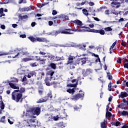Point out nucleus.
Returning <instances> with one entry per match:
<instances>
[{
  "instance_id": "14",
  "label": "nucleus",
  "mask_w": 128,
  "mask_h": 128,
  "mask_svg": "<svg viewBox=\"0 0 128 128\" xmlns=\"http://www.w3.org/2000/svg\"><path fill=\"white\" fill-rule=\"evenodd\" d=\"M50 56H53L52 58H51V60H56V62H58V60H64V56H62V58L59 57V56H54L50 55Z\"/></svg>"
},
{
  "instance_id": "17",
  "label": "nucleus",
  "mask_w": 128,
  "mask_h": 128,
  "mask_svg": "<svg viewBox=\"0 0 128 128\" xmlns=\"http://www.w3.org/2000/svg\"><path fill=\"white\" fill-rule=\"evenodd\" d=\"M36 42H48V40L46 38H36Z\"/></svg>"
},
{
  "instance_id": "36",
  "label": "nucleus",
  "mask_w": 128,
  "mask_h": 128,
  "mask_svg": "<svg viewBox=\"0 0 128 128\" xmlns=\"http://www.w3.org/2000/svg\"><path fill=\"white\" fill-rule=\"evenodd\" d=\"M66 92H69V94H74L76 91L74 90V88H73L72 89H68Z\"/></svg>"
},
{
  "instance_id": "24",
  "label": "nucleus",
  "mask_w": 128,
  "mask_h": 128,
  "mask_svg": "<svg viewBox=\"0 0 128 128\" xmlns=\"http://www.w3.org/2000/svg\"><path fill=\"white\" fill-rule=\"evenodd\" d=\"M52 98V92H50L47 94V96H45L44 97V98L46 99V100H48V98Z\"/></svg>"
},
{
  "instance_id": "49",
  "label": "nucleus",
  "mask_w": 128,
  "mask_h": 128,
  "mask_svg": "<svg viewBox=\"0 0 128 128\" xmlns=\"http://www.w3.org/2000/svg\"><path fill=\"white\" fill-rule=\"evenodd\" d=\"M18 82V78H12V82Z\"/></svg>"
},
{
  "instance_id": "26",
  "label": "nucleus",
  "mask_w": 128,
  "mask_h": 128,
  "mask_svg": "<svg viewBox=\"0 0 128 128\" xmlns=\"http://www.w3.org/2000/svg\"><path fill=\"white\" fill-rule=\"evenodd\" d=\"M6 14L4 13V8H0V18H2V16H5Z\"/></svg>"
},
{
  "instance_id": "9",
  "label": "nucleus",
  "mask_w": 128,
  "mask_h": 128,
  "mask_svg": "<svg viewBox=\"0 0 128 128\" xmlns=\"http://www.w3.org/2000/svg\"><path fill=\"white\" fill-rule=\"evenodd\" d=\"M71 22H74V24H76L78 25L79 26H80L82 28H90L86 27V26H83L82 22L78 20H71Z\"/></svg>"
},
{
  "instance_id": "10",
  "label": "nucleus",
  "mask_w": 128,
  "mask_h": 128,
  "mask_svg": "<svg viewBox=\"0 0 128 128\" xmlns=\"http://www.w3.org/2000/svg\"><path fill=\"white\" fill-rule=\"evenodd\" d=\"M76 62L77 64H81V66H82V64H84L86 63V58H78L76 60Z\"/></svg>"
},
{
  "instance_id": "42",
  "label": "nucleus",
  "mask_w": 128,
  "mask_h": 128,
  "mask_svg": "<svg viewBox=\"0 0 128 128\" xmlns=\"http://www.w3.org/2000/svg\"><path fill=\"white\" fill-rule=\"evenodd\" d=\"M105 32H112V28L110 27H106L104 28Z\"/></svg>"
},
{
  "instance_id": "15",
  "label": "nucleus",
  "mask_w": 128,
  "mask_h": 128,
  "mask_svg": "<svg viewBox=\"0 0 128 128\" xmlns=\"http://www.w3.org/2000/svg\"><path fill=\"white\" fill-rule=\"evenodd\" d=\"M75 58L74 56H72L70 55L68 58V61L67 62V64H74V59Z\"/></svg>"
},
{
  "instance_id": "59",
  "label": "nucleus",
  "mask_w": 128,
  "mask_h": 128,
  "mask_svg": "<svg viewBox=\"0 0 128 128\" xmlns=\"http://www.w3.org/2000/svg\"><path fill=\"white\" fill-rule=\"evenodd\" d=\"M122 46H124V48H126V42H122L121 43Z\"/></svg>"
},
{
  "instance_id": "25",
  "label": "nucleus",
  "mask_w": 128,
  "mask_h": 128,
  "mask_svg": "<svg viewBox=\"0 0 128 128\" xmlns=\"http://www.w3.org/2000/svg\"><path fill=\"white\" fill-rule=\"evenodd\" d=\"M6 116H3L1 117L0 119V122H2V124H6Z\"/></svg>"
},
{
  "instance_id": "37",
  "label": "nucleus",
  "mask_w": 128,
  "mask_h": 128,
  "mask_svg": "<svg viewBox=\"0 0 128 128\" xmlns=\"http://www.w3.org/2000/svg\"><path fill=\"white\" fill-rule=\"evenodd\" d=\"M14 120H12V118H9L8 119V122L10 123V124H14Z\"/></svg>"
},
{
  "instance_id": "8",
  "label": "nucleus",
  "mask_w": 128,
  "mask_h": 128,
  "mask_svg": "<svg viewBox=\"0 0 128 128\" xmlns=\"http://www.w3.org/2000/svg\"><path fill=\"white\" fill-rule=\"evenodd\" d=\"M89 30L88 32H94L95 34H100L102 36H104V34L105 32L104 30H96V29H90V28H88Z\"/></svg>"
},
{
  "instance_id": "11",
  "label": "nucleus",
  "mask_w": 128,
  "mask_h": 128,
  "mask_svg": "<svg viewBox=\"0 0 128 128\" xmlns=\"http://www.w3.org/2000/svg\"><path fill=\"white\" fill-rule=\"evenodd\" d=\"M31 110H32V114L36 116H38L40 114V108L38 107H36L34 108H30Z\"/></svg>"
},
{
  "instance_id": "13",
  "label": "nucleus",
  "mask_w": 128,
  "mask_h": 128,
  "mask_svg": "<svg viewBox=\"0 0 128 128\" xmlns=\"http://www.w3.org/2000/svg\"><path fill=\"white\" fill-rule=\"evenodd\" d=\"M44 118L46 122H52V115L48 114H45Z\"/></svg>"
},
{
  "instance_id": "39",
  "label": "nucleus",
  "mask_w": 128,
  "mask_h": 128,
  "mask_svg": "<svg viewBox=\"0 0 128 128\" xmlns=\"http://www.w3.org/2000/svg\"><path fill=\"white\" fill-rule=\"evenodd\" d=\"M120 122H118V121H116V122H114L113 124H112V126H120Z\"/></svg>"
},
{
  "instance_id": "27",
  "label": "nucleus",
  "mask_w": 128,
  "mask_h": 128,
  "mask_svg": "<svg viewBox=\"0 0 128 128\" xmlns=\"http://www.w3.org/2000/svg\"><path fill=\"white\" fill-rule=\"evenodd\" d=\"M120 114L122 116H128V111H124L120 112Z\"/></svg>"
},
{
  "instance_id": "3",
  "label": "nucleus",
  "mask_w": 128,
  "mask_h": 128,
  "mask_svg": "<svg viewBox=\"0 0 128 128\" xmlns=\"http://www.w3.org/2000/svg\"><path fill=\"white\" fill-rule=\"evenodd\" d=\"M18 52L16 54H15L14 56H12V58H18V56L21 54V56H28L30 54L26 49L24 48H20L18 49Z\"/></svg>"
},
{
  "instance_id": "60",
  "label": "nucleus",
  "mask_w": 128,
  "mask_h": 128,
  "mask_svg": "<svg viewBox=\"0 0 128 128\" xmlns=\"http://www.w3.org/2000/svg\"><path fill=\"white\" fill-rule=\"evenodd\" d=\"M112 14H115V16H118V12H116V10L113 11L112 12Z\"/></svg>"
},
{
  "instance_id": "4",
  "label": "nucleus",
  "mask_w": 128,
  "mask_h": 128,
  "mask_svg": "<svg viewBox=\"0 0 128 128\" xmlns=\"http://www.w3.org/2000/svg\"><path fill=\"white\" fill-rule=\"evenodd\" d=\"M54 72L52 70H50L48 72L47 74L48 76H47L45 78L44 80L46 86H50V80H52V76H54Z\"/></svg>"
},
{
  "instance_id": "21",
  "label": "nucleus",
  "mask_w": 128,
  "mask_h": 128,
  "mask_svg": "<svg viewBox=\"0 0 128 128\" xmlns=\"http://www.w3.org/2000/svg\"><path fill=\"white\" fill-rule=\"evenodd\" d=\"M121 94H120V98H126V96H128V94L126 93V92H121Z\"/></svg>"
},
{
  "instance_id": "5",
  "label": "nucleus",
  "mask_w": 128,
  "mask_h": 128,
  "mask_svg": "<svg viewBox=\"0 0 128 128\" xmlns=\"http://www.w3.org/2000/svg\"><path fill=\"white\" fill-rule=\"evenodd\" d=\"M112 0L111 6L113 8H119L121 6L122 4L124 2V1L120 0Z\"/></svg>"
},
{
  "instance_id": "23",
  "label": "nucleus",
  "mask_w": 128,
  "mask_h": 128,
  "mask_svg": "<svg viewBox=\"0 0 128 128\" xmlns=\"http://www.w3.org/2000/svg\"><path fill=\"white\" fill-rule=\"evenodd\" d=\"M10 52L11 54H14V56L12 55V56H14L16 54H18V48H17L16 50H10Z\"/></svg>"
},
{
  "instance_id": "48",
  "label": "nucleus",
  "mask_w": 128,
  "mask_h": 128,
  "mask_svg": "<svg viewBox=\"0 0 128 128\" xmlns=\"http://www.w3.org/2000/svg\"><path fill=\"white\" fill-rule=\"evenodd\" d=\"M23 62H30V60H32V58H23L22 60Z\"/></svg>"
},
{
  "instance_id": "16",
  "label": "nucleus",
  "mask_w": 128,
  "mask_h": 128,
  "mask_svg": "<svg viewBox=\"0 0 128 128\" xmlns=\"http://www.w3.org/2000/svg\"><path fill=\"white\" fill-rule=\"evenodd\" d=\"M26 76L28 78H32V76H36V71L30 72L28 75H26Z\"/></svg>"
},
{
  "instance_id": "22",
  "label": "nucleus",
  "mask_w": 128,
  "mask_h": 128,
  "mask_svg": "<svg viewBox=\"0 0 128 128\" xmlns=\"http://www.w3.org/2000/svg\"><path fill=\"white\" fill-rule=\"evenodd\" d=\"M92 73V70L90 69H87L85 72L84 74V76H88V74H90Z\"/></svg>"
},
{
  "instance_id": "40",
  "label": "nucleus",
  "mask_w": 128,
  "mask_h": 128,
  "mask_svg": "<svg viewBox=\"0 0 128 128\" xmlns=\"http://www.w3.org/2000/svg\"><path fill=\"white\" fill-rule=\"evenodd\" d=\"M112 116V114L110 112L108 111H106V118H110Z\"/></svg>"
},
{
  "instance_id": "47",
  "label": "nucleus",
  "mask_w": 128,
  "mask_h": 128,
  "mask_svg": "<svg viewBox=\"0 0 128 128\" xmlns=\"http://www.w3.org/2000/svg\"><path fill=\"white\" fill-rule=\"evenodd\" d=\"M74 110H77V112H80V110L81 108L76 106H74Z\"/></svg>"
},
{
  "instance_id": "46",
  "label": "nucleus",
  "mask_w": 128,
  "mask_h": 128,
  "mask_svg": "<svg viewBox=\"0 0 128 128\" xmlns=\"http://www.w3.org/2000/svg\"><path fill=\"white\" fill-rule=\"evenodd\" d=\"M82 12L85 16H88V10H86V9H83Z\"/></svg>"
},
{
  "instance_id": "63",
  "label": "nucleus",
  "mask_w": 128,
  "mask_h": 128,
  "mask_svg": "<svg viewBox=\"0 0 128 128\" xmlns=\"http://www.w3.org/2000/svg\"><path fill=\"white\" fill-rule=\"evenodd\" d=\"M54 24H59L60 23V20H54Z\"/></svg>"
},
{
  "instance_id": "45",
  "label": "nucleus",
  "mask_w": 128,
  "mask_h": 128,
  "mask_svg": "<svg viewBox=\"0 0 128 128\" xmlns=\"http://www.w3.org/2000/svg\"><path fill=\"white\" fill-rule=\"evenodd\" d=\"M60 118V117H58V115H57L56 116H52V120H58Z\"/></svg>"
},
{
  "instance_id": "56",
  "label": "nucleus",
  "mask_w": 128,
  "mask_h": 128,
  "mask_svg": "<svg viewBox=\"0 0 128 128\" xmlns=\"http://www.w3.org/2000/svg\"><path fill=\"white\" fill-rule=\"evenodd\" d=\"M52 16H56V14H58V12L56 10H53L52 12Z\"/></svg>"
},
{
  "instance_id": "34",
  "label": "nucleus",
  "mask_w": 128,
  "mask_h": 128,
  "mask_svg": "<svg viewBox=\"0 0 128 128\" xmlns=\"http://www.w3.org/2000/svg\"><path fill=\"white\" fill-rule=\"evenodd\" d=\"M86 45L83 44V45H79L78 48L80 50H86Z\"/></svg>"
},
{
  "instance_id": "33",
  "label": "nucleus",
  "mask_w": 128,
  "mask_h": 128,
  "mask_svg": "<svg viewBox=\"0 0 128 128\" xmlns=\"http://www.w3.org/2000/svg\"><path fill=\"white\" fill-rule=\"evenodd\" d=\"M46 102V98H41L39 99V100L37 102L38 104H42V102Z\"/></svg>"
},
{
  "instance_id": "58",
  "label": "nucleus",
  "mask_w": 128,
  "mask_h": 128,
  "mask_svg": "<svg viewBox=\"0 0 128 128\" xmlns=\"http://www.w3.org/2000/svg\"><path fill=\"white\" fill-rule=\"evenodd\" d=\"M104 14H106L108 16V14H110V10H107L104 12Z\"/></svg>"
},
{
  "instance_id": "28",
  "label": "nucleus",
  "mask_w": 128,
  "mask_h": 128,
  "mask_svg": "<svg viewBox=\"0 0 128 128\" xmlns=\"http://www.w3.org/2000/svg\"><path fill=\"white\" fill-rule=\"evenodd\" d=\"M58 82H51V86H54V88H58Z\"/></svg>"
},
{
  "instance_id": "52",
  "label": "nucleus",
  "mask_w": 128,
  "mask_h": 128,
  "mask_svg": "<svg viewBox=\"0 0 128 128\" xmlns=\"http://www.w3.org/2000/svg\"><path fill=\"white\" fill-rule=\"evenodd\" d=\"M46 60L42 59L40 60V62L42 64H46Z\"/></svg>"
},
{
  "instance_id": "35",
  "label": "nucleus",
  "mask_w": 128,
  "mask_h": 128,
  "mask_svg": "<svg viewBox=\"0 0 128 128\" xmlns=\"http://www.w3.org/2000/svg\"><path fill=\"white\" fill-rule=\"evenodd\" d=\"M77 32H88L90 30V29L88 30H82V29H77Z\"/></svg>"
},
{
  "instance_id": "43",
  "label": "nucleus",
  "mask_w": 128,
  "mask_h": 128,
  "mask_svg": "<svg viewBox=\"0 0 128 128\" xmlns=\"http://www.w3.org/2000/svg\"><path fill=\"white\" fill-rule=\"evenodd\" d=\"M112 82L108 83V90H109V92H112Z\"/></svg>"
},
{
  "instance_id": "54",
  "label": "nucleus",
  "mask_w": 128,
  "mask_h": 128,
  "mask_svg": "<svg viewBox=\"0 0 128 128\" xmlns=\"http://www.w3.org/2000/svg\"><path fill=\"white\" fill-rule=\"evenodd\" d=\"M122 102H123L124 104H126V106H128V100H126V98H124Z\"/></svg>"
},
{
  "instance_id": "62",
  "label": "nucleus",
  "mask_w": 128,
  "mask_h": 128,
  "mask_svg": "<svg viewBox=\"0 0 128 128\" xmlns=\"http://www.w3.org/2000/svg\"><path fill=\"white\" fill-rule=\"evenodd\" d=\"M52 24H54V22H52V21H49L48 22V26H52Z\"/></svg>"
},
{
  "instance_id": "20",
  "label": "nucleus",
  "mask_w": 128,
  "mask_h": 128,
  "mask_svg": "<svg viewBox=\"0 0 128 128\" xmlns=\"http://www.w3.org/2000/svg\"><path fill=\"white\" fill-rule=\"evenodd\" d=\"M58 34H62V31H56V30H53L52 32L50 33V34L52 36H56Z\"/></svg>"
},
{
  "instance_id": "55",
  "label": "nucleus",
  "mask_w": 128,
  "mask_h": 128,
  "mask_svg": "<svg viewBox=\"0 0 128 128\" xmlns=\"http://www.w3.org/2000/svg\"><path fill=\"white\" fill-rule=\"evenodd\" d=\"M121 108H124L125 106H128V105H126V103H122L120 104Z\"/></svg>"
},
{
  "instance_id": "38",
  "label": "nucleus",
  "mask_w": 128,
  "mask_h": 128,
  "mask_svg": "<svg viewBox=\"0 0 128 128\" xmlns=\"http://www.w3.org/2000/svg\"><path fill=\"white\" fill-rule=\"evenodd\" d=\"M107 76L108 78V79L112 80V74L110 72H107Z\"/></svg>"
},
{
  "instance_id": "41",
  "label": "nucleus",
  "mask_w": 128,
  "mask_h": 128,
  "mask_svg": "<svg viewBox=\"0 0 128 128\" xmlns=\"http://www.w3.org/2000/svg\"><path fill=\"white\" fill-rule=\"evenodd\" d=\"M32 10V6H30L28 8H24V10L25 12H28L30 10Z\"/></svg>"
},
{
  "instance_id": "6",
  "label": "nucleus",
  "mask_w": 128,
  "mask_h": 128,
  "mask_svg": "<svg viewBox=\"0 0 128 128\" xmlns=\"http://www.w3.org/2000/svg\"><path fill=\"white\" fill-rule=\"evenodd\" d=\"M78 29L76 28H65L64 30H62L61 34H74V32H77Z\"/></svg>"
},
{
  "instance_id": "57",
  "label": "nucleus",
  "mask_w": 128,
  "mask_h": 128,
  "mask_svg": "<svg viewBox=\"0 0 128 128\" xmlns=\"http://www.w3.org/2000/svg\"><path fill=\"white\" fill-rule=\"evenodd\" d=\"M36 60L37 62H38V60H40V56H36Z\"/></svg>"
},
{
  "instance_id": "7",
  "label": "nucleus",
  "mask_w": 128,
  "mask_h": 128,
  "mask_svg": "<svg viewBox=\"0 0 128 128\" xmlns=\"http://www.w3.org/2000/svg\"><path fill=\"white\" fill-rule=\"evenodd\" d=\"M40 50L39 54L40 56H43V58H54L52 56H50V54L48 52H46V51L44 50H40V49L39 50Z\"/></svg>"
},
{
  "instance_id": "29",
  "label": "nucleus",
  "mask_w": 128,
  "mask_h": 128,
  "mask_svg": "<svg viewBox=\"0 0 128 128\" xmlns=\"http://www.w3.org/2000/svg\"><path fill=\"white\" fill-rule=\"evenodd\" d=\"M0 108L1 110H4V102H2V100H0Z\"/></svg>"
},
{
  "instance_id": "18",
  "label": "nucleus",
  "mask_w": 128,
  "mask_h": 128,
  "mask_svg": "<svg viewBox=\"0 0 128 128\" xmlns=\"http://www.w3.org/2000/svg\"><path fill=\"white\" fill-rule=\"evenodd\" d=\"M108 122L106 120H104V122L100 123V128H108Z\"/></svg>"
},
{
  "instance_id": "19",
  "label": "nucleus",
  "mask_w": 128,
  "mask_h": 128,
  "mask_svg": "<svg viewBox=\"0 0 128 128\" xmlns=\"http://www.w3.org/2000/svg\"><path fill=\"white\" fill-rule=\"evenodd\" d=\"M9 86H10L14 90H20V87L16 86L12 82H9Z\"/></svg>"
},
{
  "instance_id": "44",
  "label": "nucleus",
  "mask_w": 128,
  "mask_h": 128,
  "mask_svg": "<svg viewBox=\"0 0 128 128\" xmlns=\"http://www.w3.org/2000/svg\"><path fill=\"white\" fill-rule=\"evenodd\" d=\"M38 66V64L36 62L30 64V66H32V68H34V66Z\"/></svg>"
},
{
  "instance_id": "53",
  "label": "nucleus",
  "mask_w": 128,
  "mask_h": 128,
  "mask_svg": "<svg viewBox=\"0 0 128 128\" xmlns=\"http://www.w3.org/2000/svg\"><path fill=\"white\" fill-rule=\"evenodd\" d=\"M26 4V0H20L18 2V4Z\"/></svg>"
},
{
  "instance_id": "31",
  "label": "nucleus",
  "mask_w": 128,
  "mask_h": 128,
  "mask_svg": "<svg viewBox=\"0 0 128 128\" xmlns=\"http://www.w3.org/2000/svg\"><path fill=\"white\" fill-rule=\"evenodd\" d=\"M50 66L52 70H56V65L54 63L51 62L50 64Z\"/></svg>"
},
{
  "instance_id": "61",
  "label": "nucleus",
  "mask_w": 128,
  "mask_h": 128,
  "mask_svg": "<svg viewBox=\"0 0 128 128\" xmlns=\"http://www.w3.org/2000/svg\"><path fill=\"white\" fill-rule=\"evenodd\" d=\"M78 84V82H76V84H72V88H76Z\"/></svg>"
},
{
  "instance_id": "50",
  "label": "nucleus",
  "mask_w": 128,
  "mask_h": 128,
  "mask_svg": "<svg viewBox=\"0 0 128 128\" xmlns=\"http://www.w3.org/2000/svg\"><path fill=\"white\" fill-rule=\"evenodd\" d=\"M118 42V40H116L113 44L112 45V46H110V48H112H112H114V46H116V42Z\"/></svg>"
},
{
  "instance_id": "2",
  "label": "nucleus",
  "mask_w": 128,
  "mask_h": 128,
  "mask_svg": "<svg viewBox=\"0 0 128 128\" xmlns=\"http://www.w3.org/2000/svg\"><path fill=\"white\" fill-rule=\"evenodd\" d=\"M33 110H31L30 108L28 110H26V112L24 111L23 114L22 115V118H24L25 116L27 120H28V118H32L34 116V114H32Z\"/></svg>"
},
{
  "instance_id": "1",
  "label": "nucleus",
  "mask_w": 128,
  "mask_h": 128,
  "mask_svg": "<svg viewBox=\"0 0 128 128\" xmlns=\"http://www.w3.org/2000/svg\"><path fill=\"white\" fill-rule=\"evenodd\" d=\"M26 92L24 88L22 87L19 90H14L12 93V100L16 102H22L24 98L22 94Z\"/></svg>"
},
{
  "instance_id": "12",
  "label": "nucleus",
  "mask_w": 128,
  "mask_h": 128,
  "mask_svg": "<svg viewBox=\"0 0 128 128\" xmlns=\"http://www.w3.org/2000/svg\"><path fill=\"white\" fill-rule=\"evenodd\" d=\"M84 96V94L82 93V94H77L74 96H73L72 98V100H80V98H82L83 96Z\"/></svg>"
},
{
  "instance_id": "30",
  "label": "nucleus",
  "mask_w": 128,
  "mask_h": 128,
  "mask_svg": "<svg viewBox=\"0 0 128 128\" xmlns=\"http://www.w3.org/2000/svg\"><path fill=\"white\" fill-rule=\"evenodd\" d=\"M28 40H30L32 42H36V38L32 36H29Z\"/></svg>"
},
{
  "instance_id": "64",
  "label": "nucleus",
  "mask_w": 128,
  "mask_h": 128,
  "mask_svg": "<svg viewBox=\"0 0 128 128\" xmlns=\"http://www.w3.org/2000/svg\"><path fill=\"white\" fill-rule=\"evenodd\" d=\"M30 122H36V120H34V119H30L29 120Z\"/></svg>"
},
{
  "instance_id": "51",
  "label": "nucleus",
  "mask_w": 128,
  "mask_h": 128,
  "mask_svg": "<svg viewBox=\"0 0 128 128\" xmlns=\"http://www.w3.org/2000/svg\"><path fill=\"white\" fill-rule=\"evenodd\" d=\"M106 8V7H100L99 9H98V12H104V10Z\"/></svg>"
},
{
  "instance_id": "32",
  "label": "nucleus",
  "mask_w": 128,
  "mask_h": 128,
  "mask_svg": "<svg viewBox=\"0 0 128 128\" xmlns=\"http://www.w3.org/2000/svg\"><path fill=\"white\" fill-rule=\"evenodd\" d=\"M19 18H20L21 20H26V18H28V15H25L23 16H20Z\"/></svg>"
}]
</instances>
